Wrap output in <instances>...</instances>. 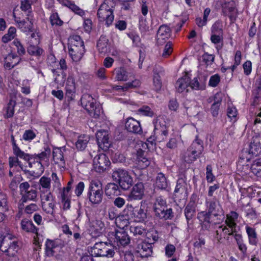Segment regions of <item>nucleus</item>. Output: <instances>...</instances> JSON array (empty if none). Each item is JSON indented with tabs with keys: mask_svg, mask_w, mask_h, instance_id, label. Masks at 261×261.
Returning <instances> with one entry per match:
<instances>
[{
	"mask_svg": "<svg viewBox=\"0 0 261 261\" xmlns=\"http://www.w3.org/2000/svg\"><path fill=\"white\" fill-rule=\"evenodd\" d=\"M195 213V208L193 205L188 204L185 209V215L187 220V223L192 219Z\"/></svg>",
	"mask_w": 261,
	"mask_h": 261,
	"instance_id": "obj_53",
	"label": "nucleus"
},
{
	"mask_svg": "<svg viewBox=\"0 0 261 261\" xmlns=\"http://www.w3.org/2000/svg\"><path fill=\"white\" fill-rule=\"evenodd\" d=\"M155 216L161 219H169L172 217L171 208H167L166 200L162 196L156 197L153 205Z\"/></svg>",
	"mask_w": 261,
	"mask_h": 261,
	"instance_id": "obj_5",
	"label": "nucleus"
},
{
	"mask_svg": "<svg viewBox=\"0 0 261 261\" xmlns=\"http://www.w3.org/2000/svg\"><path fill=\"white\" fill-rule=\"evenodd\" d=\"M128 212L134 221L137 222L145 221L147 218V207L141 204L139 207H134L132 204H127L124 213Z\"/></svg>",
	"mask_w": 261,
	"mask_h": 261,
	"instance_id": "obj_8",
	"label": "nucleus"
},
{
	"mask_svg": "<svg viewBox=\"0 0 261 261\" xmlns=\"http://www.w3.org/2000/svg\"><path fill=\"white\" fill-rule=\"evenodd\" d=\"M52 180L53 181V187L54 190H59L61 188V183L57 174L53 172L51 174Z\"/></svg>",
	"mask_w": 261,
	"mask_h": 261,
	"instance_id": "obj_63",
	"label": "nucleus"
},
{
	"mask_svg": "<svg viewBox=\"0 0 261 261\" xmlns=\"http://www.w3.org/2000/svg\"><path fill=\"white\" fill-rule=\"evenodd\" d=\"M8 210V198L7 195L0 191V211L6 212Z\"/></svg>",
	"mask_w": 261,
	"mask_h": 261,
	"instance_id": "obj_52",
	"label": "nucleus"
},
{
	"mask_svg": "<svg viewBox=\"0 0 261 261\" xmlns=\"http://www.w3.org/2000/svg\"><path fill=\"white\" fill-rule=\"evenodd\" d=\"M154 134L156 141L161 142L165 140L168 134L167 127L165 125L156 123L154 125Z\"/></svg>",
	"mask_w": 261,
	"mask_h": 261,
	"instance_id": "obj_24",
	"label": "nucleus"
},
{
	"mask_svg": "<svg viewBox=\"0 0 261 261\" xmlns=\"http://www.w3.org/2000/svg\"><path fill=\"white\" fill-rule=\"evenodd\" d=\"M223 25L220 21L215 22L211 28L212 34L223 35Z\"/></svg>",
	"mask_w": 261,
	"mask_h": 261,
	"instance_id": "obj_56",
	"label": "nucleus"
},
{
	"mask_svg": "<svg viewBox=\"0 0 261 261\" xmlns=\"http://www.w3.org/2000/svg\"><path fill=\"white\" fill-rule=\"evenodd\" d=\"M250 151L255 155L258 154L261 151V137L260 135L253 137V141L250 143Z\"/></svg>",
	"mask_w": 261,
	"mask_h": 261,
	"instance_id": "obj_39",
	"label": "nucleus"
},
{
	"mask_svg": "<svg viewBox=\"0 0 261 261\" xmlns=\"http://www.w3.org/2000/svg\"><path fill=\"white\" fill-rule=\"evenodd\" d=\"M51 188V179L50 178L43 176L41 177L39 181V190L44 191L46 193L50 192Z\"/></svg>",
	"mask_w": 261,
	"mask_h": 261,
	"instance_id": "obj_42",
	"label": "nucleus"
},
{
	"mask_svg": "<svg viewBox=\"0 0 261 261\" xmlns=\"http://www.w3.org/2000/svg\"><path fill=\"white\" fill-rule=\"evenodd\" d=\"M252 95L253 96V105L254 106L257 105L259 99L261 98V80L256 81L255 84V88L252 91Z\"/></svg>",
	"mask_w": 261,
	"mask_h": 261,
	"instance_id": "obj_43",
	"label": "nucleus"
},
{
	"mask_svg": "<svg viewBox=\"0 0 261 261\" xmlns=\"http://www.w3.org/2000/svg\"><path fill=\"white\" fill-rule=\"evenodd\" d=\"M60 4L68 8L75 14L84 17L85 15L84 10L80 8L78 6L75 4L73 2L69 0H58Z\"/></svg>",
	"mask_w": 261,
	"mask_h": 261,
	"instance_id": "obj_28",
	"label": "nucleus"
},
{
	"mask_svg": "<svg viewBox=\"0 0 261 261\" xmlns=\"http://www.w3.org/2000/svg\"><path fill=\"white\" fill-rule=\"evenodd\" d=\"M205 204L207 210L206 213L211 215L217 217L219 216L223 211L219 201L216 197L206 198Z\"/></svg>",
	"mask_w": 261,
	"mask_h": 261,
	"instance_id": "obj_13",
	"label": "nucleus"
},
{
	"mask_svg": "<svg viewBox=\"0 0 261 261\" xmlns=\"http://www.w3.org/2000/svg\"><path fill=\"white\" fill-rule=\"evenodd\" d=\"M21 228L27 232L35 233L37 231L36 228L33 222L27 219H23L21 222Z\"/></svg>",
	"mask_w": 261,
	"mask_h": 261,
	"instance_id": "obj_47",
	"label": "nucleus"
},
{
	"mask_svg": "<svg viewBox=\"0 0 261 261\" xmlns=\"http://www.w3.org/2000/svg\"><path fill=\"white\" fill-rule=\"evenodd\" d=\"M175 196L180 195L185 198L187 196V178L184 175H181L177 180V184L174 190Z\"/></svg>",
	"mask_w": 261,
	"mask_h": 261,
	"instance_id": "obj_18",
	"label": "nucleus"
},
{
	"mask_svg": "<svg viewBox=\"0 0 261 261\" xmlns=\"http://www.w3.org/2000/svg\"><path fill=\"white\" fill-rule=\"evenodd\" d=\"M51 153L50 148L46 146L44 148V150L41 153L36 154L39 161L43 163H47L49 160V157Z\"/></svg>",
	"mask_w": 261,
	"mask_h": 261,
	"instance_id": "obj_49",
	"label": "nucleus"
},
{
	"mask_svg": "<svg viewBox=\"0 0 261 261\" xmlns=\"http://www.w3.org/2000/svg\"><path fill=\"white\" fill-rule=\"evenodd\" d=\"M8 245V248L4 251L9 256L13 257L15 256L19 249V247L18 245V241L16 239H15L12 242H10Z\"/></svg>",
	"mask_w": 261,
	"mask_h": 261,
	"instance_id": "obj_44",
	"label": "nucleus"
},
{
	"mask_svg": "<svg viewBox=\"0 0 261 261\" xmlns=\"http://www.w3.org/2000/svg\"><path fill=\"white\" fill-rule=\"evenodd\" d=\"M164 70L160 66H155L153 70V86L154 90L160 91L162 87L161 76L164 75Z\"/></svg>",
	"mask_w": 261,
	"mask_h": 261,
	"instance_id": "obj_20",
	"label": "nucleus"
},
{
	"mask_svg": "<svg viewBox=\"0 0 261 261\" xmlns=\"http://www.w3.org/2000/svg\"><path fill=\"white\" fill-rule=\"evenodd\" d=\"M68 46L85 47L84 41L79 35H73L69 39Z\"/></svg>",
	"mask_w": 261,
	"mask_h": 261,
	"instance_id": "obj_46",
	"label": "nucleus"
},
{
	"mask_svg": "<svg viewBox=\"0 0 261 261\" xmlns=\"http://www.w3.org/2000/svg\"><path fill=\"white\" fill-rule=\"evenodd\" d=\"M104 230L105 224L101 220L95 219L90 222L89 230L93 237L99 236Z\"/></svg>",
	"mask_w": 261,
	"mask_h": 261,
	"instance_id": "obj_19",
	"label": "nucleus"
},
{
	"mask_svg": "<svg viewBox=\"0 0 261 261\" xmlns=\"http://www.w3.org/2000/svg\"><path fill=\"white\" fill-rule=\"evenodd\" d=\"M139 27L142 33H145L146 32L149 31V24L144 17H141L140 18Z\"/></svg>",
	"mask_w": 261,
	"mask_h": 261,
	"instance_id": "obj_59",
	"label": "nucleus"
},
{
	"mask_svg": "<svg viewBox=\"0 0 261 261\" xmlns=\"http://www.w3.org/2000/svg\"><path fill=\"white\" fill-rule=\"evenodd\" d=\"M125 214L119 216L116 219L115 223L121 230H123L129 224V216L130 215L128 212H125Z\"/></svg>",
	"mask_w": 261,
	"mask_h": 261,
	"instance_id": "obj_40",
	"label": "nucleus"
},
{
	"mask_svg": "<svg viewBox=\"0 0 261 261\" xmlns=\"http://www.w3.org/2000/svg\"><path fill=\"white\" fill-rule=\"evenodd\" d=\"M81 102L82 106L90 115H93L94 117L98 116L99 109L96 107L95 100L91 95L88 94H84L81 98Z\"/></svg>",
	"mask_w": 261,
	"mask_h": 261,
	"instance_id": "obj_10",
	"label": "nucleus"
},
{
	"mask_svg": "<svg viewBox=\"0 0 261 261\" xmlns=\"http://www.w3.org/2000/svg\"><path fill=\"white\" fill-rule=\"evenodd\" d=\"M206 179L207 182L211 183L213 182L216 177L212 172L213 168L211 165H208L206 168Z\"/></svg>",
	"mask_w": 261,
	"mask_h": 261,
	"instance_id": "obj_62",
	"label": "nucleus"
},
{
	"mask_svg": "<svg viewBox=\"0 0 261 261\" xmlns=\"http://www.w3.org/2000/svg\"><path fill=\"white\" fill-rule=\"evenodd\" d=\"M65 88L66 95L70 99H72L76 91L75 80L72 75L68 77Z\"/></svg>",
	"mask_w": 261,
	"mask_h": 261,
	"instance_id": "obj_30",
	"label": "nucleus"
},
{
	"mask_svg": "<svg viewBox=\"0 0 261 261\" xmlns=\"http://www.w3.org/2000/svg\"><path fill=\"white\" fill-rule=\"evenodd\" d=\"M144 193V187L142 182H139L135 184L130 193L128 198L130 200H140L143 198Z\"/></svg>",
	"mask_w": 261,
	"mask_h": 261,
	"instance_id": "obj_21",
	"label": "nucleus"
},
{
	"mask_svg": "<svg viewBox=\"0 0 261 261\" xmlns=\"http://www.w3.org/2000/svg\"><path fill=\"white\" fill-rule=\"evenodd\" d=\"M40 198L43 211L54 216L56 202L53 194L50 192L46 193L44 191H40Z\"/></svg>",
	"mask_w": 261,
	"mask_h": 261,
	"instance_id": "obj_6",
	"label": "nucleus"
},
{
	"mask_svg": "<svg viewBox=\"0 0 261 261\" xmlns=\"http://www.w3.org/2000/svg\"><path fill=\"white\" fill-rule=\"evenodd\" d=\"M113 236L114 243L119 247H124L130 243L129 237L127 233L123 230L116 231Z\"/></svg>",
	"mask_w": 261,
	"mask_h": 261,
	"instance_id": "obj_17",
	"label": "nucleus"
},
{
	"mask_svg": "<svg viewBox=\"0 0 261 261\" xmlns=\"http://www.w3.org/2000/svg\"><path fill=\"white\" fill-rule=\"evenodd\" d=\"M15 106V101L12 100H10L6 108V113L4 115L5 118H9L13 116L14 113V108Z\"/></svg>",
	"mask_w": 261,
	"mask_h": 261,
	"instance_id": "obj_51",
	"label": "nucleus"
},
{
	"mask_svg": "<svg viewBox=\"0 0 261 261\" xmlns=\"http://www.w3.org/2000/svg\"><path fill=\"white\" fill-rule=\"evenodd\" d=\"M190 77L185 74L181 78L179 79L176 83L175 88L177 91L179 92L189 91Z\"/></svg>",
	"mask_w": 261,
	"mask_h": 261,
	"instance_id": "obj_29",
	"label": "nucleus"
},
{
	"mask_svg": "<svg viewBox=\"0 0 261 261\" xmlns=\"http://www.w3.org/2000/svg\"><path fill=\"white\" fill-rule=\"evenodd\" d=\"M113 179L119 183V186L124 190L128 189L133 184V179L128 172L122 169L114 170L112 174Z\"/></svg>",
	"mask_w": 261,
	"mask_h": 261,
	"instance_id": "obj_7",
	"label": "nucleus"
},
{
	"mask_svg": "<svg viewBox=\"0 0 261 261\" xmlns=\"http://www.w3.org/2000/svg\"><path fill=\"white\" fill-rule=\"evenodd\" d=\"M136 250L141 257H147L152 253V245L150 243L141 242L137 245Z\"/></svg>",
	"mask_w": 261,
	"mask_h": 261,
	"instance_id": "obj_25",
	"label": "nucleus"
},
{
	"mask_svg": "<svg viewBox=\"0 0 261 261\" xmlns=\"http://www.w3.org/2000/svg\"><path fill=\"white\" fill-rule=\"evenodd\" d=\"M116 79L119 81H126L132 76L130 72H128L124 68L119 67L115 69Z\"/></svg>",
	"mask_w": 261,
	"mask_h": 261,
	"instance_id": "obj_37",
	"label": "nucleus"
},
{
	"mask_svg": "<svg viewBox=\"0 0 261 261\" xmlns=\"http://www.w3.org/2000/svg\"><path fill=\"white\" fill-rule=\"evenodd\" d=\"M89 141L90 137L89 136L86 135L79 136L75 143L76 148L80 151L85 150Z\"/></svg>",
	"mask_w": 261,
	"mask_h": 261,
	"instance_id": "obj_38",
	"label": "nucleus"
},
{
	"mask_svg": "<svg viewBox=\"0 0 261 261\" xmlns=\"http://www.w3.org/2000/svg\"><path fill=\"white\" fill-rule=\"evenodd\" d=\"M18 157L27 161L30 168H33V165L39 161L36 154L30 155L23 151Z\"/></svg>",
	"mask_w": 261,
	"mask_h": 261,
	"instance_id": "obj_45",
	"label": "nucleus"
},
{
	"mask_svg": "<svg viewBox=\"0 0 261 261\" xmlns=\"http://www.w3.org/2000/svg\"><path fill=\"white\" fill-rule=\"evenodd\" d=\"M110 164V161L109 158L103 153L96 155L93 159V167L97 172H103Z\"/></svg>",
	"mask_w": 261,
	"mask_h": 261,
	"instance_id": "obj_12",
	"label": "nucleus"
},
{
	"mask_svg": "<svg viewBox=\"0 0 261 261\" xmlns=\"http://www.w3.org/2000/svg\"><path fill=\"white\" fill-rule=\"evenodd\" d=\"M46 253L47 256H53L61 249V245L59 241L47 240L45 244Z\"/></svg>",
	"mask_w": 261,
	"mask_h": 261,
	"instance_id": "obj_27",
	"label": "nucleus"
},
{
	"mask_svg": "<svg viewBox=\"0 0 261 261\" xmlns=\"http://www.w3.org/2000/svg\"><path fill=\"white\" fill-rule=\"evenodd\" d=\"M13 17L17 27L22 32L24 33L33 32L34 21L32 15L27 14L25 19L23 20H21L20 17H17L14 13H13Z\"/></svg>",
	"mask_w": 261,
	"mask_h": 261,
	"instance_id": "obj_11",
	"label": "nucleus"
},
{
	"mask_svg": "<svg viewBox=\"0 0 261 261\" xmlns=\"http://www.w3.org/2000/svg\"><path fill=\"white\" fill-rule=\"evenodd\" d=\"M238 217V214L234 211H231L226 215L224 224L219 226L216 231L215 238L219 242L223 238L228 240L229 236L237 232L236 221Z\"/></svg>",
	"mask_w": 261,
	"mask_h": 261,
	"instance_id": "obj_1",
	"label": "nucleus"
},
{
	"mask_svg": "<svg viewBox=\"0 0 261 261\" xmlns=\"http://www.w3.org/2000/svg\"><path fill=\"white\" fill-rule=\"evenodd\" d=\"M69 54L74 62L80 61L82 58L85 52V47H76L68 46Z\"/></svg>",
	"mask_w": 261,
	"mask_h": 261,
	"instance_id": "obj_32",
	"label": "nucleus"
},
{
	"mask_svg": "<svg viewBox=\"0 0 261 261\" xmlns=\"http://www.w3.org/2000/svg\"><path fill=\"white\" fill-rule=\"evenodd\" d=\"M171 33V31L167 25H161L159 28L156 35L158 43L162 44L164 43L170 37Z\"/></svg>",
	"mask_w": 261,
	"mask_h": 261,
	"instance_id": "obj_23",
	"label": "nucleus"
},
{
	"mask_svg": "<svg viewBox=\"0 0 261 261\" xmlns=\"http://www.w3.org/2000/svg\"><path fill=\"white\" fill-rule=\"evenodd\" d=\"M91 251L92 255L95 256L112 257L115 254L113 246L110 244L103 242L96 243Z\"/></svg>",
	"mask_w": 261,
	"mask_h": 261,
	"instance_id": "obj_9",
	"label": "nucleus"
},
{
	"mask_svg": "<svg viewBox=\"0 0 261 261\" xmlns=\"http://www.w3.org/2000/svg\"><path fill=\"white\" fill-rule=\"evenodd\" d=\"M66 149L65 147H56L53 150V160L55 164L60 168H65V161L64 159Z\"/></svg>",
	"mask_w": 261,
	"mask_h": 261,
	"instance_id": "obj_15",
	"label": "nucleus"
},
{
	"mask_svg": "<svg viewBox=\"0 0 261 261\" xmlns=\"http://www.w3.org/2000/svg\"><path fill=\"white\" fill-rule=\"evenodd\" d=\"M96 137L99 147L103 150H108L111 145L108 132L104 130H98Z\"/></svg>",
	"mask_w": 261,
	"mask_h": 261,
	"instance_id": "obj_16",
	"label": "nucleus"
},
{
	"mask_svg": "<svg viewBox=\"0 0 261 261\" xmlns=\"http://www.w3.org/2000/svg\"><path fill=\"white\" fill-rule=\"evenodd\" d=\"M130 233L134 236H142L145 233V229L141 226H131L129 228Z\"/></svg>",
	"mask_w": 261,
	"mask_h": 261,
	"instance_id": "obj_58",
	"label": "nucleus"
},
{
	"mask_svg": "<svg viewBox=\"0 0 261 261\" xmlns=\"http://www.w3.org/2000/svg\"><path fill=\"white\" fill-rule=\"evenodd\" d=\"M29 55L35 57H39L44 53L43 49L38 45L30 44L27 48Z\"/></svg>",
	"mask_w": 261,
	"mask_h": 261,
	"instance_id": "obj_48",
	"label": "nucleus"
},
{
	"mask_svg": "<svg viewBox=\"0 0 261 261\" xmlns=\"http://www.w3.org/2000/svg\"><path fill=\"white\" fill-rule=\"evenodd\" d=\"M48 60L52 61L54 64L52 65L53 67L60 66V68L62 70H65L67 69L66 63L65 59H61L60 62L58 63L55 61L56 58L54 56H50V57L48 58Z\"/></svg>",
	"mask_w": 261,
	"mask_h": 261,
	"instance_id": "obj_60",
	"label": "nucleus"
},
{
	"mask_svg": "<svg viewBox=\"0 0 261 261\" xmlns=\"http://www.w3.org/2000/svg\"><path fill=\"white\" fill-rule=\"evenodd\" d=\"M203 141L198 136L192 142L185 155L184 160L188 163H192L198 158L203 151Z\"/></svg>",
	"mask_w": 261,
	"mask_h": 261,
	"instance_id": "obj_4",
	"label": "nucleus"
},
{
	"mask_svg": "<svg viewBox=\"0 0 261 261\" xmlns=\"http://www.w3.org/2000/svg\"><path fill=\"white\" fill-rule=\"evenodd\" d=\"M114 0H104L97 10V15L100 21H105L107 27L111 25L114 19Z\"/></svg>",
	"mask_w": 261,
	"mask_h": 261,
	"instance_id": "obj_2",
	"label": "nucleus"
},
{
	"mask_svg": "<svg viewBox=\"0 0 261 261\" xmlns=\"http://www.w3.org/2000/svg\"><path fill=\"white\" fill-rule=\"evenodd\" d=\"M97 48L101 54L105 55L109 51L110 49L109 40L106 36H100L97 43Z\"/></svg>",
	"mask_w": 261,
	"mask_h": 261,
	"instance_id": "obj_33",
	"label": "nucleus"
},
{
	"mask_svg": "<svg viewBox=\"0 0 261 261\" xmlns=\"http://www.w3.org/2000/svg\"><path fill=\"white\" fill-rule=\"evenodd\" d=\"M234 1L224 2L221 4L222 11L223 15L228 16L231 21L234 20L237 16V11Z\"/></svg>",
	"mask_w": 261,
	"mask_h": 261,
	"instance_id": "obj_14",
	"label": "nucleus"
},
{
	"mask_svg": "<svg viewBox=\"0 0 261 261\" xmlns=\"http://www.w3.org/2000/svg\"><path fill=\"white\" fill-rule=\"evenodd\" d=\"M37 192L36 190L31 189L29 192L25 194V196H23V198H21L22 202H25L28 200L36 201Z\"/></svg>",
	"mask_w": 261,
	"mask_h": 261,
	"instance_id": "obj_54",
	"label": "nucleus"
},
{
	"mask_svg": "<svg viewBox=\"0 0 261 261\" xmlns=\"http://www.w3.org/2000/svg\"><path fill=\"white\" fill-rule=\"evenodd\" d=\"M251 172L256 176L260 177L261 172V159H257L253 161L251 166Z\"/></svg>",
	"mask_w": 261,
	"mask_h": 261,
	"instance_id": "obj_50",
	"label": "nucleus"
},
{
	"mask_svg": "<svg viewBox=\"0 0 261 261\" xmlns=\"http://www.w3.org/2000/svg\"><path fill=\"white\" fill-rule=\"evenodd\" d=\"M238 111L236 107L233 106H229L227 108V116L231 121L235 122L237 121Z\"/></svg>",
	"mask_w": 261,
	"mask_h": 261,
	"instance_id": "obj_61",
	"label": "nucleus"
},
{
	"mask_svg": "<svg viewBox=\"0 0 261 261\" xmlns=\"http://www.w3.org/2000/svg\"><path fill=\"white\" fill-rule=\"evenodd\" d=\"M49 20L53 26L54 25L61 26L63 23V21L60 18L57 12L53 13L51 14L49 17Z\"/></svg>",
	"mask_w": 261,
	"mask_h": 261,
	"instance_id": "obj_57",
	"label": "nucleus"
},
{
	"mask_svg": "<svg viewBox=\"0 0 261 261\" xmlns=\"http://www.w3.org/2000/svg\"><path fill=\"white\" fill-rule=\"evenodd\" d=\"M145 153L142 149H139L137 152L136 164L142 169L147 167L150 164V161L146 158Z\"/></svg>",
	"mask_w": 261,
	"mask_h": 261,
	"instance_id": "obj_36",
	"label": "nucleus"
},
{
	"mask_svg": "<svg viewBox=\"0 0 261 261\" xmlns=\"http://www.w3.org/2000/svg\"><path fill=\"white\" fill-rule=\"evenodd\" d=\"M154 187L155 188L162 190H167L169 187V181L162 172L159 173L155 178Z\"/></svg>",
	"mask_w": 261,
	"mask_h": 261,
	"instance_id": "obj_26",
	"label": "nucleus"
},
{
	"mask_svg": "<svg viewBox=\"0 0 261 261\" xmlns=\"http://www.w3.org/2000/svg\"><path fill=\"white\" fill-rule=\"evenodd\" d=\"M137 114L141 116L152 117L154 113L148 106H144L137 110Z\"/></svg>",
	"mask_w": 261,
	"mask_h": 261,
	"instance_id": "obj_55",
	"label": "nucleus"
},
{
	"mask_svg": "<svg viewBox=\"0 0 261 261\" xmlns=\"http://www.w3.org/2000/svg\"><path fill=\"white\" fill-rule=\"evenodd\" d=\"M20 9L24 12H28L27 14L31 15V4L29 0H23L21 2Z\"/></svg>",
	"mask_w": 261,
	"mask_h": 261,
	"instance_id": "obj_64",
	"label": "nucleus"
},
{
	"mask_svg": "<svg viewBox=\"0 0 261 261\" xmlns=\"http://www.w3.org/2000/svg\"><path fill=\"white\" fill-rule=\"evenodd\" d=\"M246 231L249 243L251 245L256 246L258 243V238L255 228L247 226H246Z\"/></svg>",
	"mask_w": 261,
	"mask_h": 261,
	"instance_id": "obj_41",
	"label": "nucleus"
},
{
	"mask_svg": "<svg viewBox=\"0 0 261 261\" xmlns=\"http://www.w3.org/2000/svg\"><path fill=\"white\" fill-rule=\"evenodd\" d=\"M211 215L202 211L198 214L197 218L199 221L201 228L203 230H208L211 227Z\"/></svg>",
	"mask_w": 261,
	"mask_h": 261,
	"instance_id": "obj_31",
	"label": "nucleus"
},
{
	"mask_svg": "<svg viewBox=\"0 0 261 261\" xmlns=\"http://www.w3.org/2000/svg\"><path fill=\"white\" fill-rule=\"evenodd\" d=\"M20 59L13 54H9L5 58L4 66L5 68L10 69L17 65Z\"/></svg>",
	"mask_w": 261,
	"mask_h": 261,
	"instance_id": "obj_35",
	"label": "nucleus"
},
{
	"mask_svg": "<svg viewBox=\"0 0 261 261\" xmlns=\"http://www.w3.org/2000/svg\"><path fill=\"white\" fill-rule=\"evenodd\" d=\"M105 193L108 197L112 198L120 195L121 190L118 185L115 183H109L106 186Z\"/></svg>",
	"mask_w": 261,
	"mask_h": 261,
	"instance_id": "obj_34",
	"label": "nucleus"
},
{
	"mask_svg": "<svg viewBox=\"0 0 261 261\" xmlns=\"http://www.w3.org/2000/svg\"><path fill=\"white\" fill-rule=\"evenodd\" d=\"M87 196L89 201L94 204L100 203L103 198L101 182L96 179L92 180L89 185Z\"/></svg>",
	"mask_w": 261,
	"mask_h": 261,
	"instance_id": "obj_3",
	"label": "nucleus"
},
{
	"mask_svg": "<svg viewBox=\"0 0 261 261\" xmlns=\"http://www.w3.org/2000/svg\"><path fill=\"white\" fill-rule=\"evenodd\" d=\"M125 127L126 130L130 133L138 134H141L142 133L140 122L133 117H129L127 119Z\"/></svg>",
	"mask_w": 261,
	"mask_h": 261,
	"instance_id": "obj_22",
	"label": "nucleus"
}]
</instances>
